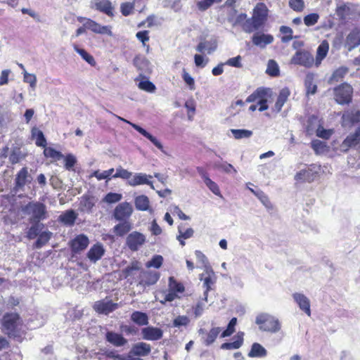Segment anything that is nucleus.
Instances as JSON below:
<instances>
[{
  "label": "nucleus",
  "mask_w": 360,
  "mask_h": 360,
  "mask_svg": "<svg viewBox=\"0 0 360 360\" xmlns=\"http://www.w3.org/2000/svg\"><path fill=\"white\" fill-rule=\"evenodd\" d=\"M214 167L216 169H221L226 174H231L232 172L233 174L237 173V170L234 168V167L231 164L226 162H221L217 161L214 163Z\"/></svg>",
  "instance_id": "nucleus-48"
},
{
  "label": "nucleus",
  "mask_w": 360,
  "mask_h": 360,
  "mask_svg": "<svg viewBox=\"0 0 360 360\" xmlns=\"http://www.w3.org/2000/svg\"><path fill=\"white\" fill-rule=\"evenodd\" d=\"M20 316L17 313H7L3 316L2 326L4 333L11 338L21 340V333L18 328Z\"/></svg>",
  "instance_id": "nucleus-2"
},
{
  "label": "nucleus",
  "mask_w": 360,
  "mask_h": 360,
  "mask_svg": "<svg viewBox=\"0 0 360 360\" xmlns=\"http://www.w3.org/2000/svg\"><path fill=\"white\" fill-rule=\"evenodd\" d=\"M290 96V91L288 88H283L280 92L279 95L277 98L274 105V110L276 112H279L286 101L288 100V96Z\"/></svg>",
  "instance_id": "nucleus-35"
},
{
  "label": "nucleus",
  "mask_w": 360,
  "mask_h": 360,
  "mask_svg": "<svg viewBox=\"0 0 360 360\" xmlns=\"http://www.w3.org/2000/svg\"><path fill=\"white\" fill-rule=\"evenodd\" d=\"M279 32L283 34L281 37V41L283 43H288L293 38H297V37H293L292 33L293 31L291 27L285 25H282L279 28Z\"/></svg>",
  "instance_id": "nucleus-44"
},
{
  "label": "nucleus",
  "mask_w": 360,
  "mask_h": 360,
  "mask_svg": "<svg viewBox=\"0 0 360 360\" xmlns=\"http://www.w3.org/2000/svg\"><path fill=\"white\" fill-rule=\"evenodd\" d=\"M160 278V274L156 271H143L139 276V285L146 288L155 284Z\"/></svg>",
  "instance_id": "nucleus-12"
},
{
  "label": "nucleus",
  "mask_w": 360,
  "mask_h": 360,
  "mask_svg": "<svg viewBox=\"0 0 360 360\" xmlns=\"http://www.w3.org/2000/svg\"><path fill=\"white\" fill-rule=\"evenodd\" d=\"M222 0H202L197 2V8L200 11H205L214 4H219Z\"/></svg>",
  "instance_id": "nucleus-52"
},
{
  "label": "nucleus",
  "mask_w": 360,
  "mask_h": 360,
  "mask_svg": "<svg viewBox=\"0 0 360 360\" xmlns=\"http://www.w3.org/2000/svg\"><path fill=\"white\" fill-rule=\"evenodd\" d=\"M295 302L298 304L300 309L308 316L311 315L309 300L302 293L295 292L292 295Z\"/></svg>",
  "instance_id": "nucleus-23"
},
{
  "label": "nucleus",
  "mask_w": 360,
  "mask_h": 360,
  "mask_svg": "<svg viewBox=\"0 0 360 360\" xmlns=\"http://www.w3.org/2000/svg\"><path fill=\"white\" fill-rule=\"evenodd\" d=\"M319 19V15L316 13H312L304 16L303 20L307 26L310 27L314 25L318 22Z\"/></svg>",
  "instance_id": "nucleus-61"
},
{
  "label": "nucleus",
  "mask_w": 360,
  "mask_h": 360,
  "mask_svg": "<svg viewBox=\"0 0 360 360\" xmlns=\"http://www.w3.org/2000/svg\"><path fill=\"white\" fill-rule=\"evenodd\" d=\"M31 226L27 231V238L29 239H34L39 235L44 228V224L41 221H28Z\"/></svg>",
  "instance_id": "nucleus-27"
},
{
  "label": "nucleus",
  "mask_w": 360,
  "mask_h": 360,
  "mask_svg": "<svg viewBox=\"0 0 360 360\" xmlns=\"http://www.w3.org/2000/svg\"><path fill=\"white\" fill-rule=\"evenodd\" d=\"M243 332H238L237 335L235 336V338L236 339L235 341L232 342H224L221 345L220 348L221 349L226 350L239 349L243 344Z\"/></svg>",
  "instance_id": "nucleus-29"
},
{
  "label": "nucleus",
  "mask_w": 360,
  "mask_h": 360,
  "mask_svg": "<svg viewBox=\"0 0 360 360\" xmlns=\"http://www.w3.org/2000/svg\"><path fill=\"white\" fill-rule=\"evenodd\" d=\"M120 223L113 227V233L120 237L126 235L131 229V224L129 221H119Z\"/></svg>",
  "instance_id": "nucleus-34"
},
{
  "label": "nucleus",
  "mask_w": 360,
  "mask_h": 360,
  "mask_svg": "<svg viewBox=\"0 0 360 360\" xmlns=\"http://www.w3.org/2000/svg\"><path fill=\"white\" fill-rule=\"evenodd\" d=\"M349 72L348 68L345 66H341L336 69L328 79L329 84H333L334 82H339Z\"/></svg>",
  "instance_id": "nucleus-40"
},
{
  "label": "nucleus",
  "mask_w": 360,
  "mask_h": 360,
  "mask_svg": "<svg viewBox=\"0 0 360 360\" xmlns=\"http://www.w3.org/2000/svg\"><path fill=\"white\" fill-rule=\"evenodd\" d=\"M89 243L88 237L84 234H79L70 242L71 251L74 254H79L88 247Z\"/></svg>",
  "instance_id": "nucleus-9"
},
{
  "label": "nucleus",
  "mask_w": 360,
  "mask_h": 360,
  "mask_svg": "<svg viewBox=\"0 0 360 360\" xmlns=\"http://www.w3.org/2000/svg\"><path fill=\"white\" fill-rule=\"evenodd\" d=\"M84 26L96 34H107L108 36H112V32L111 31V27L108 25H101L96 21L88 19L86 22L84 23Z\"/></svg>",
  "instance_id": "nucleus-15"
},
{
  "label": "nucleus",
  "mask_w": 360,
  "mask_h": 360,
  "mask_svg": "<svg viewBox=\"0 0 360 360\" xmlns=\"http://www.w3.org/2000/svg\"><path fill=\"white\" fill-rule=\"evenodd\" d=\"M267 356V350L259 343L254 342L250 352L248 356L251 358H264Z\"/></svg>",
  "instance_id": "nucleus-32"
},
{
  "label": "nucleus",
  "mask_w": 360,
  "mask_h": 360,
  "mask_svg": "<svg viewBox=\"0 0 360 360\" xmlns=\"http://www.w3.org/2000/svg\"><path fill=\"white\" fill-rule=\"evenodd\" d=\"M139 266L138 262H134L131 264V265L127 266L126 268L122 270V276L124 278L132 275L133 271H138L139 269Z\"/></svg>",
  "instance_id": "nucleus-57"
},
{
  "label": "nucleus",
  "mask_w": 360,
  "mask_h": 360,
  "mask_svg": "<svg viewBox=\"0 0 360 360\" xmlns=\"http://www.w3.org/2000/svg\"><path fill=\"white\" fill-rule=\"evenodd\" d=\"M63 158L65 160V168L67 170H71L77 162L76 158L72 154L69 153L65 156L64 155Z\"/></svg>",
  "instance_id": "nucleus-64"
},
{
  "label": "nucleus",
  "mask_w": 360,
  "mask_h": 360,
  "mask_svg": "<svg viewBox=\"0 0 360 360\" xmlns=\"http://www.w3.org/2000/svg\"><path fill=\"white\" fill-rule=\"evenodd\" d=\"M74 50L80 55V56L87 63H89L91 66L96 65V61L94 57L89 54L86 50L84 49L79 48L77 45H74Z\"/></svg>",
  "instance_id": "nucleus-45"
},
{
  "label": "nucleus",
  "mask_w": 360,
  "mask_h": 360,
  "mask_svg": "<svg viewBox=\"0 0 360 360\" xmlns=\"http://www.w3.org/2000/svg\"><path fill=\"white\" fill-rule=\"evenodd\" d=\"M77 214L73 210H68L58 217V221L66 226L75 224Z\"/></svg>",
  "instance_id": "nucleus-31"
},
{
  "label": "nucleus",
  "mask_w": 360,
  "mask_h": 360,
  "mask_svg": "<svg viewBox=\"0 0 360 360\" xmlns=\"http://www.w3.org/2000/svg\"><path fill=\"white\" fill-rule=\"evenodd\" d=\"M131 320L138 326H147L148 324V316L146 313L134 311L130 316Z\"/></svg>",
  "instance_id": "nucleus-36"
},
{
  "label": "nucleus",
  "mask_w": 360,
  "mask_h": 360,
  "mask_svg": "<svg viewBox=\"0 0 360 360\" xmlns=\"http://www.w3.org/2000/svg\"><path fill=\"white\" fill-rule=\"evenodd\" d=\"M163 262V257L160 255H154L151 259L147 262L146 266L148 268L153 267L155 269H159Z\"/></svg>",
  "instance_id": "nucleus-55"
},
{
  "label": "nucleus",
  "mask_w": 360,
  "mask_h": 360,
  "mask_svg": "<svg viewBox=\"0 0 360 360\" xmlns=\"http://www.w3.org/2000/svg\"><path fill=\"white\" fill-rule=\"evenodd\" d=\"M349 7L344 4L337 7L336 14L340 20H345L347 15L349 14Z\"/></svg>",
  "instance_id": "nucleus-59"
},
{
  "label": "nucleus",
  "mask_w": 360,
  "mask_h": 360,
  "mask_svg": "<svg viewBox=\"0 0 360 360\" xmlns=\"http://www.w3.org/2000/svg\"><path fill=\"white\" fill-rule=\"evenodd\" d=\"M169 289L176 293H182L185 290L184 285L176 281L172 276L169 278Z\"/></svg>",
  "instance_id": "nucleus-49"
},
{
  "label": "nucleus",
  "mask_w": 360,
  "mask_h": 360,
  "mask_svg": "<svg viewBox=\"0 0 360 360\" xmlns=\"http://www.w3.org/2000/svg\"><path fill=\"white\" fill-rule=\"evenodd\" d=\"M357 146L360 148V127L345 139L340 147L343 151L346 152L350 148H354Z\"/></svg>",
  "instance_id": "nucleus-10"
},
{
  "label": "nucleus",
  "mask_w": 360,
  "mask_h": 360,
  "mask_svg": "<svg viewBox=\"0 0 360 360\" xmlns=\"http://www.w3.org/2000/svg\"><path fill=\"white\" fill-rule=\"evenodd\" d=\"M94 205L95 201L93 196L84 195L81 198L80 206L83 212H86L88 213L91 212Z\"/></svg>",
  "instance_id": "nucleus-39"
},
{
  "label": "nucleus",
  "mask_w": 360,
  "mask_h": 360,
  "mask_svg": "<svg viewBox=\"0 0 360 360\" xmlns=\"http://www.w3.org/2000/svg\"><path fill=\"white\" fill-rule=\"evenodd\" d=\"M266 72L271 77H276L279 75V68L275 60H269Z\"/></svg>",
  "instance_id": "nucleus-53"
},
{
  "label": "nucleus",
  "mask_w": 360,
  "mask_h": 360,
  "mask_svg": "<svg viewBox=\"0 0 360 360\" xmlns=\"http://www.w3.org/2000/svg\"><path fill=\"white\" fill-rule=\"evenodd\" d=\"M105 253V250L101 243L94 245L87 252V257L91 262H96L99 260Z\"/></svg>",
  "instance_id": "nucleus-25"
},
{
  "label": "nucleus",
  "mask_w": 360,
  "mask_h": 360,
  "mask_svg": "<svg viewBox=\"0 0 360 360\" xmlns=\"http://www.w3.org/2000/svg\"><path fill=\"white\" fill-rule=\"evenodd\" d=\"M32 177L28 173L27 167H22L16 174L13 190L17 192L20 188H23L27 183H30Z\"/></svg>",
  "instance_id": "nucleus-14"
},
{
  "label": "nucleus",
  "mask_w": 360,
  "mask_h": 360,
  "mask_svg": "<svg viewBox=\"0 0 360 360\" xmlns=\"http://www.w3.org/2000/svg\"><path fill=\"white\" fill-rule=\"evenodd\" d=\"M93 308L98 314L108 315L118 308V304L103 300L96 302Z\"/></svg>",
  "instance_id": "nucleus-11"
},
{
  "label": "nucleus",
  "mask_w": 360,
  "mask_h": 360,
  "mask_svg": "<svg viewBox=\"0 0 360 360\" xmlns=\"http://www.w3.org/2000/svg\"><path fill=\"white\" fill-rule=\"evenodd\" d=\"M231 131L236 139L249 138L252 135V131L248 129H231Z\"/></svg>",
  "instance_id": "nucleus-54"
},
{
  "label": "nucleus",
  "mask_w": 360,
  "mask_h": 360,
  "mask_svg": "<svg viewBox=\"0 0 360 360\" xmlns=\"http://www.w3.org/2000/svg\"><path fill=\"white\" fill-rule=\"evenodd\" d=\"M359 45L360 28L354 27L347 34L345 42V47L347 48L349 51H351Z\"/></svg>",
  "instance_id": "nucleus-16"
},
{
  "label": "nucleus",
  "mask_w": 360,
  "mask_h": 360,
  "mask_svg": "<svg viewBox=\"0 0 360 360\" xmlns=\"http://www.w3.org/2000/svg\"><path fill=\"white\" fill-rule=\"evenodd\" d=\"M133 212L132 205L127 202L118 204L114 209L112 217L116 221H128Z\"/></svg>",
  "instance_id": "nucleus-7"
},
{
  "label": "nucleus",
  "mask_w": 360,
  "mask_h": 360,
  "mask_svg": "<svg viewBox=\"0 0 360 360\" xmlns=\"http://www.w3.org/2000/svg\"><path fill=\"white\" fill-rule=\"evenodd\" d=\"M31 134L32 139H35V144L39 147H46L47 143L46 139L42 131L34 127L31 130Z\"/></svg>",
  "instance_id": "nucleus-37"
},
{
  "label": "nucleus",
  "mask_w": 360,
  "mask_h": 360,
  "mask_svg": "<svg viewBox=\"0 0 360 360\" xmlns=\"http://www.w3.org/2000/svg\"><path fill=\"white\" fill-rule=\"evenodd\" d=\"M269 9L265 4L259 2L253 9L252 16L263 26L268 19Z\"/></svg>",
  "instance_id": "nucleus-18"
},
{
  "label": "nucleus",
  "mask_w": 360,
  "mask_h": 360,
  "mask_svg": "<svg viewBox=\"0 0 360 360\" xmlns=\"http://www.w3.org/2000/svg\"><path fill=\"white\" fill-rule=\"evenodd\" d=\"M133 65L137 70L143 73L149 74L152 72V65L150 62L142 55H137L133 60Z\"/></svg>",
  "instance_id": "nucleus-20"
},
{
  "label": "nucleus",
  "mask_w": 360,
  "mask_h": 360,
  "mask_svg": "<svg viewBox=\"0 0 360 360\" xmlns=\"http://www.w3.org/2000/svg\"><path fill=\"white\" fill-rule=\"evenodd\" d=\"M131 127L144 137L150 141L158 149L162 150L163 146L160 141L151 134L148 132L145 129L138 124H131Z\"/></svg>",
  "instance_id": "nucleus-30"
},
{
  "label": "nucleus",
  "mask_w": 360,
  "mask_h": 360,
  "mask_svg": "<svg viewBox=\"0 0 360 360\" xmlns=\"http://www.w3.org/2000/svg\"><path fill=\"white\" fill-rule=\"evenodd\" d=\"M142 338L145 340L156 341L163 336V330L158 327L147 326L141 329Z\"/></svg>",
  "instance_id": "nucleus-13"
},
{
  "label": "nucleus",
  "mask_w": 360,
  "mask_h": 360,
  "mask_svg": "<svg viewBox=\"0 0 360 360\" xmlns=\"http://www.w3.org/2000/svg\"><path fill=\"white\" fill-rule=\"evenodd\" d=\"M221 328L220 327H213L208 331L205 335L201 337V340L205 346H210L214 342L218 337Z\"/></svg>",
  "instance_id": "nucleus-28"
},
{
  "label": "nucleus",
  "mask_w": 360,
  "mask_h": 360,
  "mask_svg": "<svg viewBox=\"0 0 360 360\" xmlns=\"http://www.w3.org/2000/svg\"><path fill=\"white\" fill-rule=\"evenodd\" d=\"M204 183L214 195L217 196H221L218 185L211 179H210V177L205 178Z\"/></svg>",
  "instance_id": "nucleus-60"
},
{
  "label": "nucleus",
  "mask_w": 360,
  "mask_h": 360,
  "mask_svg": "<svg viewBox=\"0 0 360 360\" xmlns=\"http://www.w3.org/2000/svg\"><path fill=\"white\" fill-rule=\"evenodd\" d=\"M134 204L136 210L147 211L150 207L149 198L145 195H139L135 198Z\"/></svg>",
  "instance_id": "nucleus-38"
},
{
  "label": "nucleus",
  "mask_w": 360,
  "mask_h": 360,
  "mask_svg": "<svg viewBox=\"0 0 360 360\" xmlns=\"http://www.w3.org/2000/svg\"><path fill=\"white\" fill-rule=\"evenodd\" d=\"M313 56L307 51L299 50L295 52L290 60V63L305 68H310L314 63Z\"/></svg>",
  "instance_id": "nucleus-6"
},
{
  "label": "nucleus",
  "mask_w": 360,
  "mask_h": 360,
  "mask_svg": "<svg viewBox=\"0 0 360 360\" xmlns=\"http://www.w3.org/2000/svg\"><path fill=\"white\" fill-rule=\"evenodd\" d=\"M105 339L108 342L117 347H123L128 342L127 340L121 333L112 330H107Z\"/></svg>",
  "instance_id": "nucleus-19"
},
{
  "label": "nucleus",
  "mask_w": 360,
  "mask_h": 360,
  "mask_svg": "<svg viewBox=\"0 0 360 360\" xmlns=\"http://www.w3.org/2000/svg\"><path fill=\"white\" fill-rule=\"evenodd\" d=\"M317 172H314L311 169L307 168L300 170L295 174V179L302 182H311L316 177Z\"/></svg>",
  "instance_id": "nucleus-26"
},
{
  "label": "nucleus",
  "mask_w": 360,
  "mask_h": 360,
  "mask_svg": "<svg viewBox=\"0 0 360 360\" xmlns=\"http://www.w3.org/2000/svg\"><path fill=\"white\" fill-rule=\"evenodd\" d=\"M122 194L110 192L105 195V196L103 198V201L108 203H115L119 202L122 199Z\"/></svg>",
  "instance_id": "nucleus-63"
},
{
  "label": "nucleus",
  "mask_w": 360,
  "mask_h": 360,
  "mask_svg": "<svg viewBox=\"0 0 360 360\" xmlns=\"http://www.w3.org/2000/svg\"><path fill=\"white\" fill-rule=\"evenodd\" d=\"M304 86L307 94H314L316 92L317 86L314 84V75L307 74L304 80Z\"/></svg>",
  "instance_id": "nucleus-46"
},
{
  "label": "nucleus",
  "mask_w": 360,
  "mask_h": 360,
  "mask_svg": "<svg viewBox=\"0 0 360 360\" xmlns=\"http://www.w3.org/2000/svg\"><path fill=\"white\" fill-rule=\"evenodd\" d=\"M151 352V347L149 344L140 342L134 344L131 350L130 354L136 356H146Z\"/></svg>",
  "instance_id": "nucleus-22"
},
{
  "label": "nucleus",
  "mask_w": 360,
  "mask_h": 360,
  "mask_svg": "<svg viewBox=\"0 0 360 360\" xmlns=\"http://www.w3.org/2000/svg\"><path fill=\"white\" fill-rule=\"evenodd\" d=\"M22 214L27 217V221H43L48 218L46 206L39 201H30L21 207Z\"/></svg>",
  "instance_id": "nucleus-1"
},
{
  "label": "nucleus",
  "mask_w": 360,
  "mask_h": 360,
  "mask_svg": "<svg viewBox=\"0 0 360 360\" xmlns=\"http://www.w3.org/2000/svg\"><path fill=\"white\" fill-rule=\"evenodd\" d=\"M335 99L340 105L349 104L352 101L353 89L347 83H343L334 89Z\"/></svg>",
  "instance_id": "nucleus-4"
},
{
  "label": "nucleus",
  "mask_w": 360,
  "mask_h": 360,
  "mask_svg": "<svg viewBox=\"0 0 360 360\" xmlns=\"http://www.w3.org/2000/svg\"><path fill=\"white\" fill-rule=\"evenodd\" d=\"M217 49L216 41L212 42L209 41H201L196 46V51L200 53H204L207 49L208 53H211Z\"/></svg>",
  "instance_id": "nucleus-43"
},
{
  "label": "nucleus",
  "mask_w": 360,
  "mask_h": 360,
  "mask_svg": "<svg viewBox=\"0 0 360 360\" xmlns=\"http://www.w3.org/2000/svg\"><path fill=\"white\" fill-rule=\"evenodd\" d=\"M114 172V169L111 168L108 170H105L102 172L99 171H96L94 172V176L98 180H103V179H110V176H112V173Z\"/></svg>",
  "instance_id": "nucleus-62"
},
{
  "label": "nucleus",
  "mask_w": 360,
  "mask_h": 360,
  "mask_svg": "<svg viewBox=\"0 0 360 360\" xmlns=\"http://www.w3.org/2000/svg\"><path fill=\"white\" fill-rule=\"evenodd\" d=\"M255 323L260 330L276 333L281 330V323L278 319L268 313H260L255 319Z\"/></svg>",
  "instance_id": "nucleus-3"
},
{
  "label": "nucleus",
  "mask_w": 360,
  "mask_h": 360,
  "mask_svg": "<svg viewBox=\"0 0 360 360\" xmlns=\"http://www.w3.org/2000/svg\"><path fill=\"white\" fill-rule=\"evenodd\" d=\"M262 25L252 15L251 18L246 17L245 22L243 26V31L245 33H252L259 30Z\"/></svg>",
  "instance_id": "nucleus-33"
},
{
  "label": "nucleus",
  "mask_w": 360,
  "mask_h": 360,
  "mask_svg": "<svg viewBox=\"0 0 360 360\" xmlns=\"http://www.w3.org/2000/svg\"><path fill=\"white\" fill-rule=\"evenodd\" d=\"M146 242V236L138 231L129 233L126 239V244L131 251H137Z\"/></svg>",
  "instance_id": "nucleus-8"
},
{
  "label": "nucleus",
  "mask_w": 360,
  "mask_h": 360,
  "mask_svg": "<svg viewBox=\"0 0 360 360\" xmlns=\"http://www.w3.org/2000/svg\"><path fill=\"white\" fill-rule=\"evenodd\" d=\"M132 177V172L122 168L121 166L116 169V172L112 176V178H121L129 181Z\"/></svg>",
  "instance_id": "nucleus-50"
},
{
  "label": "nucleus",
  "mask_w": 360,
  "mask_h": 360,
  "mask_svg": "<svg viewBox=\"0 0 360 360\" xmlns=\"http://www.w3.org/2000/svg\"><path fill=\"white\" fill-rule=\"evenodd\" d=\"M246 17H247V14L246 13H241L239 15H238L236 17L235 19H233L231 17H229L228 18V21L229 22H231L232 25L233 27L237 26V25H240L241 27V28L243 29V25H244L245 22Z\"/></svg>",
  "instance_id": "nucleus-56"
},
{
  "label": "nucleus",
  "mask_w": 360,
  "mask_h": 360,
  "mask_svg": "<svg viewBox=\"0 0 360 360\" xmlns=\"http://www.w3.org/2000/svg\"><path fill=\"white\" fill-rule=\"evenodd\" d=\"M94 7L96 10L99 11L109 17L114 16V7L109 0H94Z\"/></svg>",
  "instance_id": "nucleus-24"
},
{
  "label": "nucleus",
  "mask_w": 360,
  "mask_h": 360,
  "mask_svg": "<svg viewBox=\"0 0 360 360\" xmlns=\"http://www.w3.org/2000/svg\"><path fill=\"white\" fill-rule=\"evenodd\" d=\"M252 41L254 45L264 49L267 45L274 41V37L270 34L257 33L252 37Z\"/></svg>",
  "instance_id": "nucleus-21"
},
{
  "label": "nucleus",
  "mask_w": 360,
  "mask_h": 360,
  "mask_svg": "<svg viewBox=\"0 0 360 360\" xmlns=\"http://www.w3.org/2000/svg\"><path fill=\"white\" fill-rule=\"evenodd\" d=\"M138 86L141 90L149 93L154 92L156 89L155 84L148 79L141 81Z\"/></svg>",
  "instance_id": "nucleus-58"
},
{
  "label": "nucleus",
  "mask_w": 360,
  "mask_h": 360,
  "mask_svg": "<svg viewBox=\"0 0 360 360\" xmlns=\"http://www.w3.org/2000/svg\"><path fill=\"white\" fill-rule=\"evenodd\" d=\"M237 323V319L232 318L226 327V328L221 333V338H226L231 336L235 332V326Z\"/></svg>",
  "instance_id": "nucleus-51"
},
{
  "label": "nucleus",
  "mask_w": 360,
  "mask_h": 360,
  "mask_svg": "<svg viewBox=\"0 0 360 360\" xmlns=\"http://www.w3.org/2000/svg\"><path fill=\"white\" fill-rule=\"evenodd\" d=\"M152 177L151 175H148L145 173H135L127 183L131 186L146 184L150 186L152 189H155L153 182L150 180Z\"/></svg>",
  "instance_id": "nucleus-17"
},
{
  "label": "nucleus",
  "mask_w": 360,
  "mask_h": 360,
  "mask_svg": "<svg viewBox=\"0 0 360 360\" xmlns=\"http://www.w3.org/2000/svg\"><path fill=\"white\" fill-rule=\"evenodd\" d=\"M269 89L264 87L257 88L252 94H250L246 99L245 102L252 103L257 102L261 98L267 96Z\"/></svg>",
  "instance_id": "nucleus-41"
},
{
  "label": "nucleus",
  "mask_w": 360,
  "mask_h": 360,
  "mask_svg": "<svg viewBox=\"0 0 360 360\" xmlns=\"http://www.w3.org/2000/svg\"><path fill=\"white\" fill-rule=\"evenodd\" d=\"M44 155L46 158H51L54 160H60L64 158V155L51 147H44Z\"/></svg>",
  "instance_id": "nucleus-47"
},
{
  "label": "nucleus",
  "mask_w": 360,
  "mask_h": 360,
  "mask_svg": "<svg viewBox=\"0 0 360 360\" xmlns=\"http://www.w3.org/2000/svg\"><path fill=\"white\" fill-rule=\"evenodd\" d=\"M205 274L207 276L204 278V274H200V279L203 281V288L205 289L203 293L202 300L207 302L208 292L209 291L213 290L212 287L216 283L217 277L213 269L210 266H207L206 265Z\"/></svg>",
  "instance_id": "nucleus-5"
},
{
  "label": "nucleus",
  "mask_w": 360,
  "mask_h": 360,
  "mask_svg": "<svg viewBox=\"0 0 360 360\" xmlns=\"http://www.w3.org/2000/svg\"><path fill=\"white\" fill-rule=\"evenodd\" d=\"M53 233L48 230L42 231L37 236L38 238L34 242V247L37 249L42 248L49 241Z\"/></svg>",
  "instance_id": "nucleus-42"
}]
</instances>
